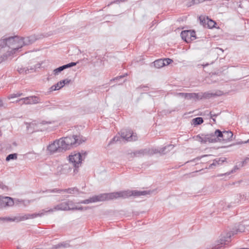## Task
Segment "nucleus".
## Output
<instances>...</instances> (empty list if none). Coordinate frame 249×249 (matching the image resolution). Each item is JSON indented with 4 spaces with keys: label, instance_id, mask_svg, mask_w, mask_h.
Listing matches in <instances>:
<instances>
[{
    "label": "nucleus",
    "instance_id": "obj_1",
    "mask_svg": "<svg viewBox=\"0 0 249 249\" xmlns=\"http://www.w3.org/2000/svg\"><path fill=\"white\" fill-rule=\"evenodd\" d=\"M37 39L35 35L26 37L15 36L2 38L0 39V53H4L0 56V64L11 58L22 46L32 44Z\"/></svg>",
    "mask_w": 249,
    "mask_h": 249
},
{
    "label": "nucleus",
    "instance_id": "obj_2",
    "mask_svg": "<svg viewBox=\"0 0 249 249\" xmlns=\"http://www.w3.org/2000/svg\"><path fill=\"white\" fill-rule=\"evenodd\" d=\"M85 138L80 135H73L60 139L64 151L70 149L72 147H76L86 141Z\"/></svg>",
    "mask_w": 249,
    "mask_h": 249
},
{
    "label": "nucleus",
    "instance_id": "obj_3",
    "mask_svg": "<svg viewBox=\"0 0 249 249\" xmlns=\"http://www.w3.org/2000/svg\"><path fill=\"white\" fill-rule=\"evenodd\" d=\"M174 147L173 145L169 144L160 148H152L151 149H141L135 151L133 154L135 157H141L146 155H152L157 153L163 154H165L166 149H168V151H169L172 150Z\"/></svg>",
    "mask_w": 249,
    "mask_h": 249
},
{
    "label": "nucleus",
    "instance_id": "obj_4",
    "mask_svg": "<svg viewBox=\"0 0 249 249\" xmlns=\"http://www.w3.org/2000/svg\"><path fill=\"white\" fill-rule=\"evenodd\" d=\"M105 197V200L117 199L120 198H126L129 196H132L130 190H125L110 193L104 194Z\"/></svg>",
    "mask_w": 249,
    "mask_h": 249
},
{
    "label": "nucleus",
    "instance_id": "obj_5",
    "mask_svg": "<svg viewBox=\"0 0 249 249\" xmlns=\"http://www.w3.org/2000/svg\"><path fill=\"white\" fill-rule=\"evenodd\" d=\"M87 155L86 152L81 153H74L69 156L70 161L71 162L75 167H79L81 165L82 161Z\"/></svg>",
    "mask_w": 249,
    "mask_h": 249
},
{
    "label": "nucleus",
    "instance_id": "obj_6",
    "mask_svg": "<svg viewBox=\"0 0 249 249\" xmlns=\"http://www.w3.org/2000/svg\"><path fill=\"white\" fill-rule=\"evenodd\" d=\"M196 140L202 143L217 142V137L215 135V131L213 133L197 135L196 137Z\"/></svg>",
    "mask_w": 249,
    "mask_h": 249
},
{
    "label": "nucleus",
    "instance_id": "obj_7",
    "mask_svg": "<svg viewBox=\"0 0 249 249\" xmlns=\"http://www.w3.org/2000/svg\"><path fill=\"white\" fill-rule=\"evenodd\" d=\"M215 135L217 137V142L218 141H224V142H230L232 140L233 133L231 131H221L219 129L215 130Z\"/></svg>",
    "mask_w": 249,
    "mask_h": 249
},
{
    "label": "nucleus",
    "instance_id": "obj_8",
    "mask_svg": "<svg viewBox=\"0 0 249 249\" xmlns=\"http://www.w3.org/2000/svg\"><path fill=\"white\" fill-rule=\"evenodd\" d=\"M197 100L202 99H210L212 97L221 96L223 94V92L217 90L213 91H208L205 92L197 93Z\"/></svg>",
    "mask_w": 249,
    "mask_h": 249
},
{
    "label": "nucleus",
    "instance_id": "obj_9",
    "mask_svg": "<svg viewBox=\"0 0 249 249\" xmlns=\"http://www.w3.org/2000/svg\"><path fill=\"white\" fill-rule=\"evenodd\" d=\"M60 139L54 141L47 146V150L51 154L64 151Z\"/></svg>",
    "mask_w": 249,
    "mask_h": 249
},
{
    "label": "nucleus",
    "instance_id": "obj_10",
    "mask_svg": "<svg viewBox=\"0 0 249 249\" xmlns=\"http://www.w3.org/2000/svg\"><path fill=\"white\" fill-rule=\"evenodd\" d=\"M121 138L127 142L135 141L137 140V136L131 130L123 129L121 132Z\"/></svg>",
    "mask_w": 249,
    "mask_h": 249
},
{
    "label": "nucleus",
    "instance_id": "obj_11",
    "mask_svg": "<svg viewBox=\"0 0 249 249\" xmlns=\"http://www.w3.org/2000/svg\"><path fill=\"white\" fill-rule=\"evenodd\" d=\"M40 102V99L36 96H31L25 98H21L16 101V103L20 104H35Z\"/></svg>",
    "mask_w": 249,
    "mask_h": 249
},
{
    "label": "nucleus",
    "instance_id": "obj_12",
    "mask_svg": "<svg viewBox=\"0 0 249 249\" xmlns=\"http://www.w3.org/2000/svg\"><path fill=\"white\" fill-rule=\"evenodd\" d=\"M180 36L187 43L190 42L196 38V32L192 30L183 31L180 34Z\"/></svg>",
    "mask_w": 249,
    "mask_h": 249
},
{
    "label": "nucleus",
    "instance_id": "obj_13",
    "mask_svg": "<svg viewBox=\"0 0 249 249\" xmlns=\"http://www.w3.org/2000/svg\"><path fill=\"white\" fill-rule=\"evenodd\" d=\"M105 201V197L104 194H100L99 195L94 196L89 199L78 202V204H88L91 203H95L97 202H100Z\"/></svg>",
    "mask_w": 249,
    "mask_h": 249
},
{
    "label": "nucleus",
    "instance_id": "obj_14",
    "mask_svg": "<svg viewBox=\"0 0 249 249\" xmlns=\"http://www.w3.org/2000/svg\"><path fill=\"white\" fill-rule=\"evenodd\" d=\"M13 199L8 196H0V209L12 207L14 205Z\"/></svg>",
    "mask_w": 249,
    "mask_h": 249
},
{
    "label": "nucleus",
    "instance_id": "obj_15",
    "mask_svg": "<svg viewBox=\"0 0 249 249\" xmlns=\"http://www.w3.org/2000/svg\"><path fill=\"white\" fill-rule=\"evenodd\" d=\"M68 208H69V207H67V201H66L60 203L54 206L53 208L49 209L46 211L43 210V211L44 212V213H53V212H54L56 211H67V210L68 209Z\"/></svg>",
    "mask_w": 249,
    "mask_h": 249
},
{
    "label": "nucleus",
    "instance_id": "obj_16",
    "mask_svg": "<svg viewBox=\"0 0 249 249\" xmlns=\"http://www.w3.org/2000/svg\"><path fill=\"white\" fill-rule=\"evenodd\" d=\"M46 192L49 193H67L71 194H78V190L76 188H71L67 189L64 190H60L58 189H53L47 190Z\"/></svg>",
    "mask_w": 249,
    "mask_h": 249
},
{
    "label": "nucleus",
    "instance_id": "obj_17",
    "mask_svg": "<svg viewBox=\"0 0 249 249\" xmlns=\"http://www.w3.org/2000/svg\"><path fill=\"white\" fill-rule=\"evenodd\" d=\"M44 213H35L33 214H25L23 215L22 216H20L19 217H15L16 219L15 221H23L29 219H33L36 217H38V216H41L44 214Z\"/></svg>",
    "mask_w": 249,
    "mask_h": 249
},
{
    "label": "nucleus",
    "instance_id": "obj_18",
    "mask_svg": "<svg viewBox=\"0 0 249 249\" xmlns=\"http://www.w3.org/2000/svg\"><path fill=\"white\" fill-rule=\"evenodd\" d=\"M226 160V159L224 157L216 158L213 160V162L210 164L208 168L215 169L216 167L221 165Z\"/></svg>",
    "mask_w": 249,
    "mask_h": 249
},
{
    "label": "nucleus",
    "instance_id": "obj_19",
    "mask_svg": "<svg viewBox=\"0 0 249 249\" xmlns=\"http://www.w3.org/2000/svg\"><path fill=\"white\" fill-rule=\"evenodd\" d=\"M199 20L203 25L206 26L207 25L208 27L209 28H213L216 24L213 20L209 19L208 18H205L202 16L199 17Z\"/></svg>",
    "mask_w": 249,
    "mask_h": 249
},
{
    "label": "nucleus",
    "instance_id": "obj_20",
    "mask_svg": "<svg viewBox=\"0 0 249 249\" xmlns=\"http://www.w3.org/2000/svg\"><path fill=\"white\" fill-rule=\"evenodd\" d=\"M178 96H181L185 99L197 100V93H178Z\"/></svg>",
    "mask_w": 249,
    "mask_h": 249
},
{
    "label": "nucleus",
    "instance_id": "obj_21",
    "mask_svg": "<svg viewBox=\"0 0 249 249\" xmlns=\"http://www.w3.org/2000/svg\"><path fill=\"white\" fill-rule=\"evenodd\" d=\"M35 67H20L18 68V71L19 73L24 74L28 73L29 72H33L35 71Z\"/></svg>",
    "mask_w": 249,
    "mask_h": 249
},
{
    "label": "nucleus",
    "instance_id": "obj_22",
    "mask_svg": "<svg viewBox=\"0 0 249 249\" xmlns=\"http://www.w3.org/2000/svg\"><path fill=\"white\" fill-rule=\"evenodd\" d=\"M130 193L132 194V196H144L149 194V192L146 191H130Z\"/></svg>",
    "mask_w": 249,
    "mask_h": 249
},
{
    "label": "nucleus",
    "instance_id": "obj_23",
    "mask_svg": "<svg viewBox=\"0 0 249 249\" xmlns=\"http://www.w3.org/2000/svg\"><path fill=\"white\" fill-rule=\"evenodd\" d=\"M67 207H69V208H68V209L67 210V211L75 210V208H76L77 205L72 200H67Z\"/></svg>",
    "mask_w": 249,
    "mask_h": 249
},
{
    "label": "nucleus",
    "instance_id": "obj_24",
    "mask_svg": "<svg viewBox=\"0 0 249 249\" xmlns=\"http://www.w3.org/2000/svg\"><path fill=\"white\" fill-rule=\"evenodd\" d=\"M154 66L155 68L160 69L165 66L164 61L162 59H158L154 62Z\"/></svg>",
    "mask_w": 249,
    "mask_h": 249
},
{
    "label": "nucleus",
    "instance_id": "obj_25",
    "mask_svg": "<svg viewBox=\"0 0 249 249\" xmlns=\"http://www.w3.org/2000/svg\"><path fill=\"white\" fill-rule=\"evenodd\" d=\"M64 87L62 83L60 81L57 82L56 84L52 86L50 89L51 91L57 90Z\"/></svg>",
    "mask_w": 249,
    "mask_h": 249
},
{
    "label": "nucleus",
    "instance_id": "obj_26",
    "mask_svg": "<svg viewBox=\"0 0 249 249\" xmlns=\"http://www.w3.org/2000/svg\"><path fill=\"white\" fill-rule=\"evenodd\" d=\"M225 244V240L221 239L220 241H217L216 244L212 248V249H220L222 248L223 245Z\"/></svg>",
    "mask_w": 249,
    "mask_h": 249
},
{
    "label": "nucleus",
    "instance_id": "obj_27",
    "mask_svg": "<svg viewBox=\"0 0 249 249\" xmlns=\"http://www.w3.org/2000/svg\"><path fill=\"white\" fill-rule=\"evenodd\" d=\"M203 120L201 117H197L192 120V123L195 125L201 124Z\"/></svg>",
    "mask_w": 249,
    "mask_h": 249
},
{
    "label": "nucleus",
    "instance_id": "obj_28",
    "mask_svg": "<svg viewBox=\"0 0 249 249\" xmlns=\"http://www.w3.org/2000/svg\"><path fill=\"white\" fill-rule=\"evenodd\" d=\"M76 65V63L75 62H71L66 65H63L62 66L59 67L60 69H61L62 71L63 70L71 68V67L74 66Z\"/></svg>",
    "mask_w": 249,
    "mask_h": 249
},
{
    "label": "nucleus",
    "instance_id": "obj_29",
    "mask_svg": "<svg viewBox=\"0 0 249 249\" xmlns=\"http://www.w3.org/2000/svg\"><path fill=\"white\" fill-rule=\"evenodd\" d=\"M17 218H10L9 217H0V223L4 222L5 221H15Z\"/></svg>",
    "mask_w": 249,
    "mask_h": 249
},
{
    "label": "nucleus",
    "instance_id": "obj_30",
    "mask_svg": "<svg viewBox=\"0 0 249 249\" xmlns=\"http://www.w3.org/2000/svg\"><path fill=\"white\" fill-rule=\"evenodd\" d=\"M238 169V168L237 167V166H235L231 171L228 172L225 174H219L217 176V177H222V176H225V175H230V174L235 172Z\"/></svg>",
    "mask_w": 249,
    "mask_h": 249
},
{
    "label": "nucleus",
    "instance_id": "obj_31",
    "mask_svg": "<svg viewBox=\"0 0 249 249\" xmlns=\"http://www.w3.org/2000/svg\"><path fill=\"white\" fill-rule=\"evenodd\" d=\"M17 159V154L16 153L14 154H11L8 155L6 158V160L7 161H9L11 160H16Z\"/></svg>",
    "mask_w": 249,
    "mask_h": 249
},
{
    "label": "nucleus",
    "instance_id": "obj_32",
    "mask_svg": "<svg viewBox=\"0 0 249 249\" xmlns=\"http://www.w3.org/2000/svg\"><path fill=\"white\" fill-rule=\"evenodd\" d=\"M22 95V93H13L9 95L8 96V99H13L14 98L18 97L21 96Z\"/></svg>",
    "mask_w": 249,
    "mask_h": 249
},
{
    "label": "nucleus",
    "instance_id": "obj_33",
    "mask_svg": "<svg viewBox=\"0 0 249 249\" xmlns=\"http://www.w3.org/2000/svg\"><path fill=\"white\" fill-rule=\"evenodd\" d=\"M162 60L164 61L165 66L168 65L173 62V60L170 58H165Z\"/></svg>",
    "mask_w": 249,
    "mask_h": 249
},
{
    "label": "nucleus",
    "instance_id": "obj_34",
    "mask_svg": "<svg viewBox=\"0 0 249 249\" xmlns=\"http://www.w3.org/2000/svg\"><path fill=\"white\" fill-rule=\"evenodd\" d=\"M62 71V70H61V69H60V67H58L56 69H55L53 71V74L56 75H58L59 73H60Z\"/></svg>",
    "mask_w": 249,
    "mask_h": 249
},
{
    "label": "nucleus",
    "instance_id": "obj_35",
    "mask_svg": "<svg viewBox=\"0 0 249 249\" xmlns=\"http://www.w3.org/2000/svg\"><path fill=\"white\" fill-rule=\"evenodd\" d=\"M71 80L69 79H66L63 80L61 81V82L62 83V84L64 86L65 85L69 84L71 82Z\"/></svg>",
    "mask_w": 249,
    "mask_h": 249
},
{
    "label": "nucleus",
    "instance_id": "obj_36",
    "mask_svg": "<svg viewBox=\"0 0 249 249\" xmlns=\"http://www.w3.org/2000/svg\"><path fill=\"white\" fill-rule=\"evenodd\" d=\"M120 140V137L119 136H115L113 139L110 142H109V144H111L112 143H113L114 142H118Z\"/></svg>",
    "mask_w": 249,
    "mask_h": 249
},
{
    "label": "nucleus",
    "instance_id": "obj_37",
    "mask_svg": "<svg viewBox=\"0 0 249 249\" xmlns=\"http://www.w3.org/2000/svg\"><path fill=\"white\" fill-rule=\"evenodd\" d=\"M0 188H1L3 190H6L8 189L6 185H3L0 183Z\"/></svg>",
    "mask_w": 249,
    "mask_h": 249
},
{
    "label": "nucleus",
    "instance_id": "obj_38",
    "mask_svg": "<svg viewBox=\"0 0 249 249\" xmlns=\"http://www.w3.org/2000/svg\"><path fill=\"white\" fill-rule=\"evenodd\" d=\"M210 156H211V155H203V156H202L201 157H199L196 158V160H198L201 159L202 158L209 157H210Z\"/></svg>",
    "mask_w": 249,
    "mask_h": 249
},
{
    "label": "nucleus",
    "instance_id": "obj_39",
    "mask_svg": "<svg viewBox=\"0 0 249 249\" xmlns=\"http://www.w3.org/2000/svg\"><path fill=\"white\" fill-rule=\"evenodd\" d=\"M198 3L199 2H198ZM195 4H197V2H195V1H191L190 3L188 4L187 5L188 6H191V5H194Z\"/></svg>",
    "mask_w": 249,
    "mask_h": 249
},
{
    "label": "nucleus",
    "instance_id": "obj_40",
    "mask_svg": "<svg viewBox=\"0 0 249 249\" xmlns=\"http://www.w3.org/2000/svg\"><path fill=\"white\" fill-rule=\"evenodd\" d=\"M210 115H211V118L213 119V122H215V120L214 118H213V117H216L217 116V115L216 114H213L212 113V112L210 113Z\"/></svg>",
    "mask_w": 249,
    "mask_h": 249
},
{
    "label": "nucleus",
    "instance_id": "obj_41",
    "mask_svg": "<svg viewBox=\"0 0 249 249\" xmlns=\"http://www.w3.org/2000/svg\"><path fill=\"white\" fill-rule=\"evenodd\" d=\"M84 210V208L83 207H78L76 206V208H75V210H79V211H82Z\"/></svg>",
    "mask_w": 249,
    "mask_h": 249
},
{
    "label": "nucleus",
    "instance_id": "obj_42",
    "mask_svg": "<svg viewBox=\"0 0 249 249\" xmlns=\"http://www.w3.org/2000/svg\"><path fill=\"white\" fill-rule=\"evenodd\" d=\"M125 76V75H121L119 77H116L115 79H113V80H117L118 79L123 78Z\"/></svg>",
    "mask_w": 249,
    "mask_h": 249
},
{
    "label": "nucleus",
    "instance_id": "obj_43",
    "mask_svg": "<svg viewBox=\"0 0 249 249\" xmlns=\"http://www.w3.org/2000/svg\"><path fill=\"white\" fill-rule=\"evenodd\" d=\"M221 239H223V240H225V244L223 245V246L222 247H224L226 244V242L229 241L228 240H229V238H228V239L226 240L225 237L224 238L222 237L220 240H219L218 241H220Z\"/></svg>",
    "mask_w": 249,
    "mask_h": 249
},
{
    "label": "nucleus",
    "instance_id": "obj_44",
    "mask_svg": "<svg viewBox=\"0 0 249 249\" xmlns=\"http://www.w3.org/2000/svg\"><path fill=\"white\" fill-rule=\"evenodd\" d=\"M64 169H71L70 168V167H69V166H68V165H66L64 166Z\"/></svg>",
    "mask_w": 249,
    "mask_h": 249
},
{
    "label": "nucleus",
    "instance_id": "obj_45",
    "mask_svg": "<svg viewBox=\"0 0 249 249\" xmlns=\"http://www.w3.org/2000/svg\"><path fill=\"white\" fill-rule=\"evenodd\" d=\"M247 142H245V141H241L237 143V144H241L244 143H247Z\"/></svg>",
    "mask_w": 249,
    "mask_h": 249
},
{
    "label": "nucleus",
    "instance_id": "obj_46",
    "mask_svg": "<svg viewBox=\"0 0 249 249\" xmlns=\"http://www.w3.org/2000/svg\"><path fill=\"white\" fill-rule=\"evenodd\" d=\"M3 105V104L2 101L0 100V107H2Z\"/></svg>",
    "mask_w": 249,
    "mask_h": 249
},
{
    "label": "nucleus",
    "instance_id": "obj_47",
    "mask_svg": "<svg viewBox=\"0 0 249 249\" xmlns=\"http://www.w3.org/2000/svg\"><path fill=\"white\" fill-rule=\"evenodd\" d=\"M42 123V124H48V123L50 124V123H48V122H45V121H43Z\"/></svg>",
    "mask_w": 249,
    "mask_h": 249
},
{
    "label": "nucleus",
    "instance_id": "obj_48",
    "mask_svg": "<svg viewBox=\"0 0 249 249\" xmlns=\"http://www.w3.org/2000/svg\"><path fill=\"white\" fill-rule=\"evenodd\" d=\"M245 142L249 143V139L247 141H246Z\"/></svg>",
    "mask_w": 249,
    "mask_h": 249
},
{
    "label": "nucleus",
    "instance_id": "obj_49",
    "mask_svg": "<svg viewBox=\"0 0 249 249\" xmlns=\"http://www.w3.org/2000/svg\"><path fill=\"white\" fill-rule=\"evenodd\" d=\"M237 199H238V197H241V196H237Z\"/></svg>",
    "mask_w": 249,
    "mask_h": 249
},
{
    "label": "nucleus",
    "instance_id": "obj_50",
    "mask_svg": "<svg viewBox=\"0 0 249 249\" xmlns=\"http://www.w3.org/2000/svg\"><path fill=\"white\" fill-rule=\"evenodd\" d=\"M62 246H63V245L62 244H61V245H58V246H59V247Z\"/></svg>",
    "mask_w": 249,
    "mask_h": 249
},
{
    "label": "nucleus",
    "instance_id": "obj_51",
    "mask_svg": "<svg viewBox=\"0 0 249 249\" xmlns=\"http://www.w3.org/2000/svg\"><path fill=\"white\" fill-rule=\"evenodd\" d=\"M237 203H239V200L237 201V202H236Z\"/></svg>",
    "mask_w": 249,
    "mask_h": 249
}]
</instances>
